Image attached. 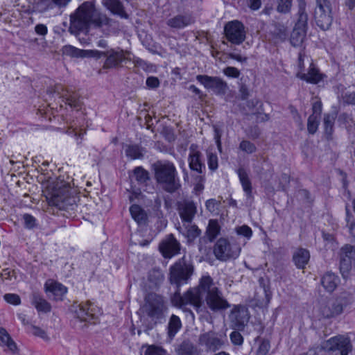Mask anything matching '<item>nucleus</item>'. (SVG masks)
<instances>
[{"label":"nucleus","instance_id":"f257e3e1","mask_svg":"<svg viewBox=\"0 0 355 355\" xmlns=\"http://www.w3.org/2000/svg\"><path fill=\"white\" fill-rule=\"evenodd\" d=\"M197 292L199 301L196 303L197 312L208 309L214 313H220L231 306L222 291L215 286L209 275L203 276L200 279Z\"/></svg>","mask_w":355,"mask_h":355},{"label":"nucleus","instance_id":"f03ea898","mask_svg":"<svg viewBox=\"0 0 355 355\" xmlns=\"http://www.w3.org/2000/svg\"><path fill=\"white\" fill-rule=\"evenodd\" d=\"M95 7L92 1H85L70 15V30L72 33L87 32L89 24L96 27H112L116 24L105 14L94 15Z\"/></svg>","mask_w":355,"mask_h":355},{"label":"nucleus","instance_id":"7ed1b4c3","mask_svg":"<svg viewBox=\"0 0 355 355\" xmlns=\"http://www.w3.org/2000/svg\"><path fill=\"white\" fill-rule=\"evenodd\" d=\"M152 168L157 185L164 191L174 193L181 189L180 180L173 162L159 160L153 164Z\"/></svg>","mask_w":355,"mask_h":355},{"label":"nucleus","instance_id":"20e7f679","mask_svg":"<svg viewBox=\"0 0 355 355\" xmlns=\"http://www.w3.org/2000/svg\"><path fill=\"white\" fill-rule=\"evenodd\" d=\"M46 200L49 205V212L53 214H58V211L55 213V209L58 211H73L77 207L76 198L71 194L69 187L64 184L59 188H55L49 196H46Z\"/></svg>","mask_w":355,"mask_h":355},{"label":"nucleus","instance_id":"39448f33","mask_svg":"<svg viewBox=\"0 0 355 355\" xmlns=\"http://www.w3.org/2000/svg\"><path fill=\"white\" fill-rule=\"evenodd\" d=\"M143 311L155 324L162 322L168 311V303L165 298L157 293H148L144 298Z\"/></svg>","mask_w":355,"mask_h":355},{"label":"nucleus","instance_id":"423d86ee","mask_svg":"<svg viewBox=\"0 0 355 355\" xmlns=\"http://www.w3.org/2000/svg\"><path fill=\"white\" fill-rule=\"evenodd\" d=\"M194 268L190 261L185 257L178 259L169 269V281L171 284L179 287L187 284L193 273Z\"/></svg>","mask_w":355,"mask_h":355},{"label":"nucleus","instance_id":"0eeeda50","mask_svg":"<svg viewBox=\"0 0 355 355\" xmlns=\"http://www.w3.org/2000/svg\"><path fill=\"white\" fill-rule=\"evenodd\" d=\"M73 317L80 322L89 324H96L98 320L99 309L89 301L83 302L80 304L74 303L71 308Z\"/></svg>","mask_w":355,"mask_h":355},{"label":"nucleus","instance_id":"6e6552de","mask_svg":"<svg viewBox=\"0 0 355 355\" xmlns=\"http://www.w3.org/2000/svg\"><path fill=\"white\" fill-rule=\"evenodd\" d=\"M241 248L236 243H231L228 239H219L214 246V254L217 259L225 261L239 256Z\"/></svg>","mask_w":355,"mask_h":355},{"label":"nucleus","instance_id":"1a4fd4ad","mask_svg":"<svg viewBox=\"0 0 355 355\" xmlns=\"http://www.w3.org/2000/svg\"><path fill=\"white\" fill-rule=\"evenodd\" d=\"M224 35L227 40L234 45H240L246 38L245 26L238 20L229 21L225 25Z\"/></svg>","mask_w":355,"mask_h":355},{"label":"nucleus","instance_id":"9d476101","mask_svg":"<svg viewBox=\"0 0 355 355\" xmlns=\"http://www.w3.org/2000/svg\"><path fill=\"white\" fill-rule=\"evenodd\" d=\"M340 271L344 278L349 276L352 266L355 265V246L344 245L339 252Z\"/></svg>","mask_w":355,"mask_h":355},{"label":"nucleus","instance_id":"9b49d317","mask_svg":"<svg viewBox=\"0 0 355 355\" xmlns=\"http://www.w3.org/2000/svg\"><path fill=\"white\" fill-rule=\"evenodd\" d=\"M322 348L327 352L339 350L340 355H348L352 350V345L349 338L338 335L323 342Z\"/></svg>","mask_w":355,"mask_h":355},{"label":"nucleus","instance_id":"f8f14e48","mask_svg":"<svg viewBox=\"0 0 355 355\" xmlns=\"http://www.w3.org/2000/svg\"><path fill=\"white\" fill-rule=\"evenodd\" d=\"M196 80L207 89L211 90L216 95H224L228 90L227 83L218 76L198 75Z\"/></svg>","mask_w":355,"mask_h":355},{"label":"nucleus","instance_id":"ddd939ff","mask_svg":"<svg viewBox=\"0 0 355 355\" xmlns=\"http://www.w3.org/2000/svg\"><path fill=\"white\" fill-rule=\"evenodd\" d=\"M198 343L207 352H214L224 345L222 335L213 331L202 334L199 336Z\"/></svg>","mask_w":355,"mask_h":355},{"label":"nucleus","instance_id":"4468645a","mask_svg":"<svg viewBox=\"0 0 355 355\" xmlns=\"http://www.w3.org/2000/svg\"><path fill=\"white\" fill-rule=\"evenodd\" d=\"M177 209L183 223H191L197 212L196 204L190 199L178 201Z\"/></svg>","mask_w":355,"mask_h":355},{"label":"nucleus","instance_id":"2eb2a0df","mask_svg":"<svg viewBox=\"0 0 355 355\" xmlns=\"http://www.w3.org/2000/svg\"><path fill=\"white\" fill-rule=\"evenodd\" d=\"M159 249L164 258L171 259L180 253V243L173 234H171L160 243Z\"/></svg>","mask_w":355,"mask_h":355},{"label":"nucleus","instance_id":"dca6fc26","mask_svg":"<svg viewBox=\"0 0 355 355\" xmlns=\"http://www.w3.org/2000/svg\"><path fill=\"white\" fill-rule=\"evenodd\" d=\"M202 157V154L199 150L198 146L196 144H191L188 157L189 166L191 171L198 174H202L206 168Z\"/></svg>","mask_w":355,"mask_h":355},{"label":"nucleus","instance_id":"f3484780","mask_svg":"<svg viewBox=\"0 0 355 355\" xmlns=\"http://www.w3.org/2000/svg\"><path fill=\"white\" fill-rule=\"evenodd\" d=\"M172 303L177 306H183L187 304L192 305L196 309V303L198 301L197 287L189 289L183 295L176 291L171 297Z\"/></svg>","mask_w":355,"mask_h":355},{"label":"nucleus","instance_id":"a211bd4d","mask_svg":"<svg viewBox=\"0 0 355 355\" xmlns=\"http://www.w3.org/2000/svg\"><path fill=\"white\" fill-rule=\"evenodd\" d=\"M249 315L248 309L244 307L235 306L232 309L230 318L234 329L243 331L248 322Z\"/></svg>","mask_w":355,"mask_h":355},{"label":"nucleus","instance_id":"6ab92c4d","mask_svg":"<svg viewBox=\"0 0 355 355\" xmlns=\"http://www.w3.org/2000/svg\"><path fill=\"white\" fill-rule=\"evenodd\" d=\"M105 58H106V59L103 68L105 69L118 67L125 59L123 51L119 49H110L105 51Z\"/></svg>","mask_w":355,"mask_h":355},{"label":"nucleus","instance_id":"aec40b11","mask_svg":"<svg viewBox=\"0 0 355 355\" xmlns=\"http://www.w3.org/2000/svg\"><path fill=\"white\" fill-rule=\"evenodd\" d=\"M349 302L345 297H338L333 302L330 306L322 309V313L324 318H329L341 314L343 309L348 305Z\"/></svg>","mask_w":355,"mask_h":355},{"label":"nucleus","instance_id":"412c9836","mask_svg":"<svg viewBox=\"0 0 355 355\" xmlns=\"http://www.w3.org/2000/svg\"><path fill=\"white\" fill-rule=\"evenodd\" d=\"M296 76L308 83L315 85L322 81L325 76L313 63H311L307 73L298 71Z\"/></svg>","mask_w":355,"mask_h":355},{"label":"nucleus","instance_id":"4be33fe9","mask_svg":"<svg viewBox=\"0 0 355 355\" xmlns=\"http://www.w3.org/2000/svg\"><path fill=\"white\" fill-rule=\"evenodd\" d=\"M149 173L142 166H137L132 171L130 176V182L132 185H138L140 188L144 189L150 181Z\"/></svg>","mask_w":355,"mask_h":355},{"label":"nucleus","instance_id":"5701e85b","mask_svg":"<svg viewBox=\"0 0 355 355\" xmlns=\"http://www.w3.org/2000/svg\"><path fill=\"white\" fill-rule=\"evenodd\" d=\"M237 174L241 184L243 190L246 196V201L251 205L254 201L252 193V187L251 181L248 177V174L244 168H239L237 170Z\"/></svg>","mask_w":355,"mask_h":355},{"label":"nucleus","instance_id":"b1692460","mask_svg":"<svg viewBox=\"0 0 355 355\" xmlns=\"http://www.w3.org/2000/svg\"><path fill=\"white\" fill-rule=\"evenodd\" d=\"M314 18L317 26L323 31L329 29L333 22L331 11L324 9H315Z\"/></svg>","mask_w":355,"mask_h":355},{"label":"nucleus","instance_id":"393cba45","mask_svg":"<svg viewBox=\"0 0 355 355\" xmlns=\"http://www.w3.org/2000/svg\"><path fill=\"white\" fill-rule=\"evenodd\" d=\"M45 291L53 297L55 301L62 300L63 296L67 292V288L60 282L51 281L44 285Z\"/></svg>","mask_w":355,"mask_h":355},{"label":"nucleus","instance_id":"a878e982","mask_svg":"<svg viewBox=\"0 0 355 355\" xmlns=\"http://www.w3.org/2000/svg\"><path fill=\"white\" fill-rule=\"evenodd\" d=\"M102 3L113 15L123 19H128L129 15L125 12V8L120 0H103Z\"/></svg>","mask_w":355,"mask_h":355},{"label":"nucleus","instance_id":"bb28decb","mask_svg":"<svg viewBox=\"0 0 355 355\" xmlns=\"http://www.w3.org/2000/svg\"><path fill=\"white\" fill-rule=\"evenodd\" d=\"M194 23L191 15H178L167 21V25L171 28L181 29Z\"/></svg>","mask_w":355,"mask_h":355},{"label":"nucleus","instance_id":"cd10ccee","mask_svg":"<svg viewBox=\"0 0 355 355\" xmlns=\"http://www.w3.org/2000/svg\"><path fill=\"white\" fill-rule=\"evenodd\" d=\"M129 210L132 218L139 225L143 226L147 224L148 215L141 206L136 204L132 205Z\"/></svg>","mask_w":355,"mask_h":355},{"label":"nucleus","instance_id":"c85d7f7f","mask_svg":"<svg viewBox=\"0 0 355 355\" xmlns=\"http://www.w3.org/2000/svg\"><path fill=\"white\" fill-rule=\"evenodd\" d=\"M306 3L305 0H298L297 19L295 26L307 30L308 15L306 12Z\"/></svg>","mask_w":355,"mask_h":355},{"label":"nucleus","instance_id":"c756f323","mask_svg":"<svg viewBox=\"0 0 355 355\" xmlns=\"http://www.w3.org/2000/svg\"><path fill=\"white\" fill-rule=\"evenodd\" d=\"M310 259L309 251L304 248H298L293 255V261L299 269H303Z\"/></svg>","mask_w":355,"mask_h":355},{"label":"nucleus","instance_id":"7c9ffc66","mask_svg":"<svg viewBox=\"0 0 355 355\" xmlns=\"http://www.w3.org/2000/svg\"><path fill=\"white\" fill-rule=\"evenodd\" d=\"M31 303L38 312L49 313L51 306L40 293H33L31 297Z\"/></svg>","mask_w":355,"mask_h":355},{"label":"nucleus","instance_id":"2f4dec72","mask_svg":"<svg viewBox=\"0 0 355 355\" xmlns=\"http://www.w3.org/2000/svg\"><path fill=\"white\" fill-rule=\"evenodd\" d=\"M338 282V277L331 272H326L321 279L322 285L329 293L333 292L336 289Z\"/></svg>","mask_w":355,"mask_h":355},{"label":"nucleus","instance_id":"473e14b6","mask_svg":"<svg viewBox=\"0 0 355 355\" xmlns=\"http://www.w3.org/2000/svg\"><path fill=\"white\" fill-rule=\"evenodd\" d=\"M182 327V324L180 318L176 315H171L167 326L168 337L173 339Z\"/></svg>","mask_w":355,"mask_h":355},{"label":"nucleus","instance_id":"72a5a7b5","mask_svg":"<svg viewBox=\"0 0 355 355\" xmlns=\"http://www.w3.org/2000/svg\"><path fill=\"white\" fill-rule=\"evenodd\" d=\"M144 148L138 144H130L126 146L125 155L131 159H141L144 157Z\"/></svg>","mask_w":355,"mask_h":355},{"label":"nucleus","instance_id":"f704fd0d","mask_svg":"<svg viewBox=\"0 0 355 355\" xmlns=\"http://www.w3.org/2000/svg\"><path fill=\"white\" fill-rule=\"evenodd\" d=\"M307 30L294 26L291 34V43L294 46H300L306 34Z\"/></svg>","mask_w":355,"mask_h":355},{"label":"nucleus","instance_id":"c9c22d12","mask_svg":"<svg viewBox=\"0 0 355 355\" xmlns=\"http://www.w3.org/2000/svg\"><path fill=\"white\" fill-rule=\"evenodd\" d=\"M0 340L6 345L8 348L13 353L17 350V347L15 341L12 339L6 329L0 327Z\"/></svg>","mask_w":355,"mask_h":355},{"label":"nucleus","instance_id":"e433bc0d","mask_svg":"<svg viewBox=\"0 0 355 355\" xmlns=\"http://www.w3.org/2000/svg\"><path fill=\"white\" fill-rule=\"evenodd\" d=\"M65 103L71 107L80 108L81 106V101L78 93L71 91H67L66 94L63 95Z\"/></svg>","mask_w":355,"mask_h":355},{"label":"nucleus","instance_id":"4c0bfd02","mask_svg":"<svg viewBox=\"0 0 355 355\" xmlns=\"http://www.w3.org/2000/svg\"><path fill=\"white\" fill-rule=\"evenodd\" d=\"M336 116L334 114H325L324 116L323 123L324 128V133L327 139H330L334 132V125Z\"/></svg>","mask_w":355,"mask_h":355},{"label":"nucleus","instance_id":"58836bf2","mask_svg":"<svg viewBox=\"0 0 355 355\" xmlns=\"http://www.w3.org/2000/svg\"><path fill=\"white\" fill-rule=\"evenodd\" d=\"M179 355H200V352L192 343L183 342L179 349Z\"/></svg>","mask_w":355,"mask_h":355},{"label":"nucleus","instance_id":"ea45409f","mask_svg":"<svg viewBox=\"0 0 355 355\" xmlns=\"http://www.w3.org/2000/svg\"><path fill=\"white\" fill-rule=\"evenodd\" d=\"M219 232L220 226L218 221L213 219L210 220L206 230V234H207L209 239L212 241L216 238Z\"/></svg>","mask_w":355,"mask_h":355},{"label":"nucleus","instance_id":"a19ab883","mask_svg":"<svg viewBox=\"0 0 355 355\" xmlns=\"http://www.w3.org/2000/svg\"><path fill=\"white\" fill-rule=\"evenodd\" d=\"M166 352L161 347L152 345H144L141 355H166Z\"/></svg>","mask_w":355,"mask_h":355},{"label":"nucleus","instance_id":"79ce46f5","mask_svg":"<svg viewBox=\"0 0 355 355\" xmlns=\"http://www.w3.org/2000/svg\"><path fill=\"white\" fill-rule=\"evenodd\" d=\"M164 279V275L159 269L153 268L148 272V279L155 285L159 284Z\"/></svg>","mask_w":355,"mask_h":355},{"label":"nucleus","instance_id":"37998d69","mask_svg":"<svg viewBox=\"0 0 355 355\" xmlns=\"http://www.w3.org/2000/svg\"><path fill=\"white\" fill-rule=\"evenodd\" d=\"M63 54L73 58H84L85 50L77 49L71 45H66L62 48Z\"/></svg>","mask_w":355,"mask_h":355},{"label":"nucleus","instance_id":"c03bdc74","mask_svg":"<svg viewBox=\"0 0 355 355\" xmlns=\"http://www.w3.org/2000/svg\"><path fill=\"white\" fill-rule=\"evenodd\" d=\"M40 12H46L53 10L52 0H39L33 6Z\"/></svg>","mask_w":355,"mask_h":355},{"label":"nucleus","instance_id":"a18cd8bd","mask_svg":"<svg viewBox=\"0 0 355 355\" xmlns=\"http://www.w3.org/2000/svg\"><path fill=\"white\" fill-rule=\"evenodd\" d=\"M186 236L189 241H193L201 234V230L196 225H191V223H188L186 226Z\"/></svg>","mask_w":355,"mask_h":355},{"label":"nucleus","instance_id":"49530a36","mask_svg":"<svg viewBox=\"0 0 355 355\" xmlns=\"http://www.w3.org/2000/svg\"><path fill=\"white\" fill-rule=\"evenodd\" d=\"M293 0H277V10L279 13L287 14L291 12Z\"/></svg>","mask_w":355,"mask_h":355},{"label":"nucleus","instance_id":"de8ad7c7","mask_svg":"<svg viewBox=\"0 0 355 355\" xmlns=\"http://www.w3.org/2000/svg\"><path fill=\"white\" fill-rule=\"evenodd\" d=\"M207 157L209 169L212 172L216 171L218 168V159L217 155L213 152L207 151Z\"/></svg>","mask_w":355,"mask_h":355},{"label":"nucleus","instance_id":"09e8293b","mask_svg":"<svg viewBox=\"0 0 355 355\" xmlns=\"http://www.w3.org/2000/svg\"><path fill=\"white\" fill-rule=\"evenodd\" d=\"M239 148L241 151L247 154H252L255 153L257 149L255 144L248 140L241 141Z\"/></svg>","mask_w":355,"mask_h":355},{"label":"nucleus","instance_id":"8fccbe9b","mask_svg":"<svg viewBox=\"0 0 355 355\" xmlns=\"http://www.w3.org/2000/svg\"><path fill=\"white\" fill-rule=\"evenodd\" d=\"M318 117L317 115L311 114L307 121V130L311 135L315 133L318 128Z\"/></svg>","mask_w":355,"mask_h":355},{"label":"nucleus","instance_id":"3c124183","mask_svg":"<svg viewBox=\"0 0 355 355\" xmlns=\"http://www.w3.org/2000/svg\"><path fill=\"white\" fill-rule=\"evenodd\" d=\"M270 348V342L267 340L262 339L260 341L259 347L257 350V355H266Z\"/></svg>","mask_w":355,"mask_h":355},{"label":"nucleus","instance_id":"603ef678","mask_svg":"<svg viewBox=\"0 0 355 355\" xmlns=\"http://www.w3.org/2000/svg\"><path fill=\"white\" fill-rule=\"evenodd\" d=\"M24 227L27 229H33L36 227V218L29 214H24L22 216Z\"/></svg>","mask_w":355,"mask_h":355},{"label":"nucleus","instance_id":"864d4df0","mask_svg":"<svg viewBox=\"0 0 355 355\" xmlns=\"http://www.w3.org/2000/svg\"><path fill=\"white\" fill-rule=\"evenodd\" d=\"M236 232L239 235L243 236L248 239H250L252 235V229L246 225L236 227Z\"/></svg>","mask_w":355,"mask_h":355},{"label":"nucleus","instance_id":"5fc2aeb1","mask_svg":"<svg viewBox=\"0 0 355 355\" xmlns=\"http://www.w3.org/2000/svg\"><path fill=\"white\" fill-rule=\"evenodd\" d=\"M31 329L30 331L35 336L40 337L44 340H48L49 337L46 333V331L43 329H42L40 327L31 325L30 327Z\"/></svg>","mask_w":355,"mask_h":355},{"label":"nucleus","instance_id":"6e6d98bb","mask_svg":"<svg viewBox=\"0 0 355 355\" xmlns=\"http://www.w3.org/2000/svg\"><path fill=\"white\" fill-rule=\"evenodd\" d=\"M274 34L281 40H284L287 36L286 28L283 25L277 24L275 26Z\"/></svg>","mask_w":355,"mask_h":355},{"label":"nucleus","instance_id":"4d7b16f0","mask_svg":"<svg viewBox=\"0 0 355 355\" xmlns=\"http://www.w3.org/2000/svg\"><path fill=\"white\" fill-rule=\"evenodd\" d=\"M3 298L8 303L13 305H19L21 303V299L17 294L7 293L4 295Z\"/></svg>","mask_w":355,"mask_h":355},{"label":"nucleus","instance_id":"13d9d810","mask_svg":"<svg viewBox=\"0 0 355 355\" xmlns=\"http://www.w3.org/2000/svg\"><path fill=\"white\" fill-rule=\"evenodd\" d=\"M223 73L230 78H237L239 77L240 71L234 67H227L223 69Z\"/></svg>","mask_w":355,"mask_h":355},{"label":"nucleus","instance_id":"bf43d9fd","mask_svg":"<svg viewBox=\"0 0 355 355\" xmlns=\"http://www.w3.org/2000/svg\"><path fill=\"white\" fill-rule=\"evenodd\" d=\"M141 188H136V185L131 184L130 190H128L130 193L128 196V199L130 202H133L135 200L138 199L141 194Z\"/></svg>","mask_w":355,"mask_h":355},{"label":"nucleus","instance_id":"052dcab7","mask_svg":"<svg viewBox=\"0 0 355 355\" xmlns=\"http://www.w3.org/2000/svg\"><path fill=\"white\" fill-rule=\"evenodd\" d=\"M247 136L252 139H256L259 137L261 135L260 130L257 125L251 126L246 130Z\"/></svg>","mask_w":355,"mask_h":355},{"label":"nucleus","instance_id":"680f3d73","mask_svg":"<svg viewBox=\"0 0 355 355\" xmlns=\"http://www.w3.org/2000/svg\"><path fill=\"white\" fill-rule=\"evenodd\" d=\"M230 340L235 345H241L243 343V338L238 331H234L230 334Z\"/></svg>","mask_w":355,"mask_h":355},{"label":"nucleus","instance_id":"e2e57ef3","mask_svg":"<svg viewBox=\"0 0 355 355\" xmlns=\"http://www.w3.org/2000/svg\"><path fill=\"white\" fill-rule=\"evenodd\" d=\"M105 51L98 50H85L84 58H96L97 59L105 57Z\"/></svg>","mask_w":355,"mask_h":355},{"label":"nucleus","instance_id":"0e129e2a","mask_svg":"<svg viewBox=\"0 0 355 355\" xmlns=\"http://www.w3.org/2000/svg\"><path fill=\"white\" fill-rule=\"evenodd\" d=\"M71 0H52L54 9H58L60 13L69 4Z\"/></svg>","mask_w":355,"mask_h":355},{"label":"nucleus","instance_id":"69168bd1","mask_svg":"<svg viewBox=\"0 0 355 355\" xmlns=\"http://www.w3.org/2000/svg\"><path fill=\"white\" fill-rule=\"evenodd\" d=\"M147 87L150 89H156L159 86L160 82L155 76L148 77L146 81Z\"/></svg>","mask_w":355,"mask_h":355},{"label":"nucleus","instance_id":"338daca9","mask_svg":"<svg viewBox=\"0 0 355 355\" xmlns=\"http://www.w3.org/2000/svg\"><path fill=\"white\" fill-rule=\"evenodd\" d=\"M343 98L345 104L355 105V92H346Z\"/></svg>","mask_w":355,"mask_h":355},{"label":"nucleus","instance_id":"774afa93","mask_svg":"<svg viewBox=\"0 0 355 355\" xmlns=\"http://www.w3.org/2000/svg\"><path fill=\"white\" fill-rule=\"evenodd\" d=\"M205 206L208 211L214 213L217 210L218 203L215 199H209L206 201Z\"/></svg>","mask_w":355,"mask_h":355}]
</instances>
